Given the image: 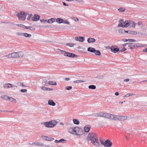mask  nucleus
Segmentation results:
<instances>
[{
	"mask_svg": "<svg viewBox=\"0 0 147 147\" xmlns=\"http://www.w3.org/2000/svg\"><path fill=\"white\" fill-rule=\"evenodd\" d=\"M122 45L123 47H125L127 45L128 49L132 50L135 49H137L139 47H143L145 45L138 43L128 42L122 44Z\"/></svg>",
	"mask_w": 147,
	"mask_h": 147,
	"instance_id": "nucleus-1",
	"label": "nucleus"
},
{
	"mask_svg": "<svg viewBox=\"0 0 147 147\" xmlns=\"http://www.w3.org/2000/svg\"><path fill=\"white\" fill-rule=\"evenodd\" d=\"M71 133L74 135H78L80 137L84 134V131L83 129L78 127H71Z\"/></svg>",
	"mask_w": 147,
	"mask_h": 147,
	"instance_id": "nucleus-2",
	"label": "nucleus"
},
{
	"mask_svg": "<svg viewBox=\"0 0 147 147\" xmlns=\"http://www.w3.org/2000/svg\"><path fill=\"white\" fill-rule=\"evenodd\" d=\"M57 122L55 120H53L49 122H43L42 124L48 128H52L54 127L57 123Z\"/></svg>",
	"mask_w": 147,
	"mask_h": 147,
	"instance_id": "nucleus-3",
	"label": "nucleus"
},
{
	"mask_svg": "<svg viewBox=\"0 0 147 147\" xmlns=\"http://www.w3.org/2000/svg\"><path fill=\"white\" fill-rule=\"evenodd\" d=\"M26 15L27 14L24 11H20V13H18L17 16L19 20H24L26 19Z\"/></svg>",
	"mask_w": 147,
	"mask_h": 147,
	"instance_id": "nucleus-4",
	"label": "nucleus"
},
{
	"mask_svg": "<svg viewBox=\"0 0 147 147\" xmlns=\"http://www.w3.org/2000/svg\"><path fill=\"white\" fill-rule=\"evenodd\" d=\"M131 21L129 20H126L125 22L122 23H119L118 25V27H122V28H127L130 24V22Z\"/></svg>",
	"mask_w": 147,
	"mask_h": 147,
	"instance_id": "nucleus-5",
	"label": "nucleus"
},
{
	"mask_svg": "<svg viewBox=\"0 0 147 147\" xmlns=\"http://www.w3.org/2000/svg\"><path fill=\"white\" fill-rule=\"evenodd\" d=\"M88 140H91L92 143L94 145L97 146H99L100 144L99 143L98 138H87Z\"/></svg>",
	"mask_w": 147,
	"mask_h": 147,
	"instance_id": "nucleus-6",
	"label": "nucleus"
},
{
	"mask_svg": "<svg viewBox=\"0 0 147 147\" xmlns=\"http://www.w3.org/2000/svg\"><path fill=\"white\" fill-rule=\"evenodd\" d=\"M51 82L53 83L52 81H49L47 82V81L46 80H43L42 82V84L43 86H48L49 85H56L57 83L56 82H54V83H51Z\"/></svg>",
	"mask_w": 147,
	"mask_h": 147,
	"instance_id": "nucleus-7",
	"label": "nucleus"
},
{
	"mask_svg": "<svg viewBox=\"0 0 147 147\" xmlns=\"http://www.w3.org/2000/svg\"><path fill=\"white\" fill-rule=\"evenodd\" d=\"M5 56L10 58H18L17 52H13L11 54H9Z\"/></svg>",
	"mask_w": 147,
	"mask_h": 147,
	"instance_id": "nucleus-8",
	"label": "nucleus"
},
{
	"mask_svg": "<svg viewBox=\"0 0 147 147\" xmlns=\"http://www.w3.org/2000/svg\"><path fill=\"white\" fill-rule=\"evenodd\" d=\"M112 145V143L109 139L106 140L104 143V146L106 147H111Z\"/></svg>",
	"mask_w": 147,
	"mask_h": 147,
	"instance_id": "nucleus-9",
	"label": "nucleus"
},
{
	"mask_svg": "<svg viewBox=\"0 0 147 147\" xmlns=\"http://www.w3.org/2000/svg\"><path fill=\"white\" fill-rule=\"evenodd\" d=\"M116 46H112L111 47H109L111 51L114 53H116L119 51V48L116 47Z\"/></svg>",
	"mask_w": 147,
	"mask_h": 147,
	"instance_id": "nucleus-10",
	"label": "nucleus"
},
{
	"mask_svg": "<svg viewBox=\"0 0 147 147\" xmlns=\"http://www.w3.org/2000/svg\"><path fill=\"white\" fill-rule=\"evenodd\" d=\"M98 136L94 132H90L89 133L87 138H98Z\"/></svg>",
	"mask_w": 147,
	"mask_h": 147,
	"instance_id": "nucleus-11",
	"label": "nucleus"
},
{
	"mask_svg": "<svg viewBox=\"0 0 147 147\" xmlns=\"http://www.w3.org/2000/svg\"><path fill=\"white\" fill-rule=\"evenodd\" d=\"M75 39L77 41L82 42L85 40L84 37L83 36L76 37L75 38Z\"/></svg>",
	"mask_w": 147,
	"mask_h": 147,
	"instance_id": "nucleus-12",
	"label": "nucleus"
},
{
	"mask_svg": "<svg viewBox=\"0 0 147 147\" xmlns=\"http://www.w3.org/2000/svg\"><path fill=\"white\" fill-rule=\"evenodd\" d=\"M66 56L69 57L74 58L75 57H77L78 56L74 53L67 52L66 54Z\"/></svg>",
	"mask_w": 147,
	"mask_h": 147,
	"instance_id": "nucleus-13",
	"label": "nucleus"
},
{
	"mask_svg": "<svg viewBox=\"0 0 147 147\" xmlns=\"http://www.w3.org/2000/svg\"><path fill=\"white\" fill-rule=\"evenodd\" d=\"M40 17V16L38 15L35 14L32 18V20L34 21H36L38 20Z\"/></svg>",
	"mask_w": 147,
	"mask_h": 147,
	"instance_id": "nucleus-14",
	"label": "nucleus"
},
{
	"mask_svg": "<svg viewBox=\"0 0 147 147\" xmlns=\"http://www.w3.org/2000/svg\"><path fill=\"white\" fill-rule=\"evenodd\" d=\"M91 127L89 125H86L84 128V132H88L89 131Z\"/></svg>",
	"mask_w": 147,
	"mask_h": 147,
	"instance_id": "nucleus-15",
	"label": "nucleus"
},
{
	"mask_svg": "<svg viewBox=\"0 0 147 147\" xmlns=\"http://www.w3.org/2000/svg\"><path fill=\"white\" fill-rule=\"evenodd\" d=\"M41 89L44 91H49L53 90V89L47 88L45 86H41L40 87Z\"/></svg>",
	"mask_w": 147,
	"mask_h": 147,
	"instance_id": "nucleus-16",
	"label": "nucleus"
},
{
	"mask_svg": "<svg viewBox=\"0 0 147 147\" xmlns=\"http://www.w3.org/2000/svg\"><path fill=\"white\" fill-rule=\"evenodd\" d=\"M33 145H34L37 146H43L44 144L41 142H34L33 143Z\"/></svg>",
	"mask_w": 147,
	"mask_h": 147,
	"instance_id": "nucleus-17",
	"label": "nucleus"
},
{
	"mask_svg": "<svg viewBox=\"0 0 147 147\" xmlns=\"http://www.w3.org/2000/svg\"><path fill=\"white\" fill-rule=\"evenodd\" d=\"M96 41V40L94 38L91 37L88 38L87 39V42L88 43H91L95 42Z\"/></svg>",
	"mask_w": 147,
	"mask_h": 147,
	"instance_id": "nucleus-18",
	"label": "nucleus"
},
{
	"mask_svg": "<svg viewBox=\"0 0 147 147\" xmlns=\"http://www.w3.org/2000/svg\"><path fill=\"white\" fill-rule=\"evenodd\" d=\"M48 104L50 105L53 106H55L56 105L55 102L52 100H49L48 101Z\"/></svg>",
	"mask_w": 147,
	"mask_h": 147,
	"instance_id": "nucleus-19",
	"label": "nucleus"
},
{
	"mask_svg": "<svg viewBox=\"0 0 147 147\" xmlns=\"http://www.w3.org/2000/svg\"><path fill=\"white\" fill-rule=\"evenodd\" d=\"M66 141L63 138H62L61 139L59 140H55V142L56 143H64Z\"/></svg>",
	"mask_w": 147,
	"mask_h": 147,
	"instance_id": "nucleus-20",
	"label": "nucleus"
},
{
	"mask_svg": "<svg viewBox=\"0 0 147 147\" xmlns=\"http://www.w3.org/2000/svg\"><path fill=\"white\" fill-rule=\"evenodd\" d=\"M56 21L59 24H61L63 23V19L62 18H58L55 19Z\"/></svg>",
	"mask_w": 147,
	"mask_h": 147,
	"instance_id": "nucleus-21",
	"label": "nucleus"
},
{
	"mask_svg": "<svg viewBox=\"0 0 147 147\" xmlns=\"http://www.w3.org/2000/svg\"><path fill=\"white\" fill-rule=\"evenodd\" d=\"M119 120L120 121H124L127 118V116H119Z\"/></svg>",
	"mask_w": 147,
	"mask_h": 147,
	"instance_id": "nucleus-22",
	"label": "nucleus"
},
{
	"mask_svg": "<svg viewBox=\"0 0 147 147\" xmlns=\"http://www.w3.org/2000/svg\"><path fill=\"white\" fill-rule=\"evenodd\" d=\"M104 113L102 112H100L98 113H96L94 115L96 117H104Z\"/></svg>",
	"mask_w": 147,
	"mask_h": 147,
	"instance_id": "nucleus-23",
	"label": "nucleus"
},
{
	"mask_svg": "<svg viewBox=\"0 0 147 147\" xmlns=\"http://www.w3.org/2000/svg\"><path fill=\"white\" fill-rule=\"evenodd\" d=\"M94 53L96 55L100 56L101 55V53L99 50L95 49Z\"/></svg>",
	"mask_w": 147,
	"mask_h": 147,
	"instance_id": "nucleus-24",
	"label": "nucleus"
},
{
	"mask_svg": "<svg viewBox=\"0 0 147 147\" xmlns=\"http://www.w3.org/2000/svg\"><path fill=\"white\" fill-rule=\"evenodd\" d=\"M55 19L54 18H51L49 19L48 20H47V22L49 24H52L53 22H55Z\"/></svg>",
	"mask_w": 147,
	"mask_h": 147,
	"instance_id": "nucleus-25",
	"label": "nucleus"
},
{
	"mask_svg": "<svg viewBox=\"0 0 147 147\" xmlns=\"http://www.w3.org/2000/svg\"><path fill=\"white\" fill-rule=\"evenodd\" d=\"M95 49V48L90 47L88 48L87 51H88L94 53Z\"/></svg>",
	"mask_w": 147,
	"mask_h": 147,
	"instance_id": "nucleus-26",
	"label": "nucleus"
},
{
	"mask_svg": "<svg viewBox=\"0 0 147 147\" xmlns=\"http://www.w3.org/2000/svg\"><path fill=\"white\" fill-rule=\"evenodd\" d=\"M8 100L10 101L13 102L15 103L16 102V99L11 97H9Z\"/></svg>",
	"mask_w": 147,
	"mask_h": 147,
	"instance_id": "nucleus-27",
	"label": "nucleus"
},
{
	"mask_svg": "<svg viewBox=\"0 0 147 147\" xmlns=\"http://www.w3.org/2000/svg\"><path fill=\"white\" fill-rule=\"evenodd\" d=\"M17 55L18 56V58L22 57L24 55V54L22 52H17Z\"/></svg>",
	"mask_w": 147,
	"mask_h": 147,
	"instance_id": "nucleus-28",
	"label": "nucleus"
},
{
	"mask_svg": "<svg viewBox=\"0 0 147 147\" xmlns=\"http://www.w3.org/2000/svg\"><path fill=\"white\" fill-rule=\"evenodd\" d=\"M74 123L76 125H78L80 123V121L76 119H73Z\"/></svg>",
	"mask_w": 147,
	"mask_h": 147,
	"instance_id": "nucleus-29",
	"label": "nucleus"
},
{
	"mask_svg": "<svg viewBox=\"0 0 147 147\" xmlns=\"http://www.w3.org/2000/svg\"><path fill=\"white\" fill-rule=\"evenodd\" d=\"M104 117L109 119L110 114L107 113H104Z\"/></svg>",
	"mask_w": 147,
	"mask_h": 147,
	"instance_id": "nucleus-30",
	"label": "nucleus"
},
{
	"mask_svg": "<svg viewBox=\"0 0 147 147\" xmlns=\"http://www.w3.org/2000/svg\"><path fill=\"white\" fill-rule=\"evenodd\" d=\"M58 50L62 54H63L65 56H66V54L67 52H66L64 50H61L60 49H58Z\"/></svg>",
	"mask_w": 147,
	"mask_h": 147,
	"instance_id": "nucleus-31",
	"label": "nucleus"
},
{
	"mask_svg": "<svg viewBox=\"0 0 147 147\" xmlns=\"http://www.w3.org/2000/svg\"><path fill=\"white\" fill-rule=\"evenodd\" d=\"M88 88L90 89L94 90L96 88V86L93 85H90L88 86Z\"/></svg>",
	"mask_w": 147,
	"mask_h": 147,
	"instance_id": "nucleus-32",
	"label": "nucleus"
},
{
	"mask_svg": "<svg viewBox=\"0 0 147 147\" xmlns=\"http://www.w3.org/2000/svg\"><path fill=\"white\" fill-rule=\"evenodd\" d=\"M1 97L3 99L5 100H8L9 98V96L6 95H4L3 96H1Z\"/></svg>",
	"mask_w": 147,
	"mask_h": 147,
	"instance_id": "nucleus-33",
	"label": "nucleus"
},
{
	"mask_svg": "<svg viewBox=\"0 0 147 147\" xmlns=\"http://www.w3.org/2000/svg\"><path fill=\"white\" fill-rule=\"evenodd\" d=\"M74 45H76V44L72 43H67L66 44V45L67 46H68L70 47H72L74 46Z\"/></svg>",
	"mask_w": 147,
	"mask_h": 147,
	"instance_id": "nucleus-34",
	"label": "nucleus"
},
{
	"mask_svg": "<svg viewBox=\"0 0 147 147\" xmlns=\"http://www.w3.org/2000/svg\"><path fill=\"white\" fill-rule=\"evenodd\" d=\"M24 36L26 37L30 38L31 36V35L26 33H24Z\"/></svg>",
	"mask_w": 147,
	"mask_h": 147,
	"instance_id": "nucleus-35",
	"label": "nucleus"
},
{
	"mask_svg": "<svg viewBox=\"0 0 147 147\" xmlns=\"http://www.w3.org/2000/svg\"><path fill=\"white\" fill-rule=\"evenodd\" d=\"M129 34H132V35H136L137 34V32L136 31H132L130 30L129 32Z\"/></svg>",
	"mask_w": 147,
	"mask_h": 147,
	"instance_id": "nucleus-36",
	"label": "nucleus"
},
{
	"mask_svg": "<svg viewBox=\"0 0 147 147\" xmlns=\"http://www.w3.org/2000/svg\"><path fill=\"white\" fill-rule=\"evenodd\" d=\"M26 29L32 30H35V28L33 27L32 26H27Z\"/></svg>",
	"mask_w": 147,
	"mask_h": 147,
	"instance_id": "nucleus-37",
	"label": "nucleus"
},
{
	"mask_svg": "<svg viewBox=\"0 0 147 147\" xmlns=\"http://www.w3.org/2000/svg\"><path fill=\"white\" fill-rule=\"evenodd\" d=\"M118 10L120 12H123L125 11V9L124 8L121 7L118 9Z\"/></svg>",
	"mask_w": 147,
	"mask_h": 147,
	"instance_id": "nucleus-38",
	"label": "nucleus"
},
{
	"mask_svg": "<svg viewBox=\"0 0 147 147\" xmlns=\"http://www.w3.org/2000/svg\"><path fill=\"white\" fill-rule=\"evenodd\" d=\"M17 84L18 85L22 86L24 87H26V86L25 85H24L23 83L18 82L17 83Z\"/></svg>",
	"mask_w": 147,
	"mask_h": 147,
	"instance_id": "nucleus-39",
	"label": "nucleus"
},
{
	"mask_svg": "<svg viewBox=\"0 0 147 147\" xmlns=\"http://www.w3.org/2000/svg\"><path fill=\"white\" fill-rule=\"evenodd\" d=\"M124 30H125L123 29H120L119 30V33L124 34L125 33Z\"/></svg>",
	"mask_w": 147,
	"mask_h": 147,
	"instance_id": "nucleus-40",
	"label": "nucleus"
},
{
	"mask_svg": "<svg viewBox=\"0 0 147 147\" xmlns=\"http://www.w3.org/2000/svg\"><path fill=\"white\" fill-rule=\"evenodd\" d=\"M84 81L82 80H77L76 81H75L73 82L74 83H78L80 82H84Z\"/></svg>",
	"mask_w": 147,
	"mask_h": 147,
	"instance_id": "nucleus-41",
	"label": "nucleus"
},
{
	"mask_svg": "<svg viewBox=\"0 0 147 147\" xmlns=\"http://www.w3.org/2000/svg\"><path fill=\"white\" fill-rule=\"evenodd\" d=\"M72 88V87L71 86H67L65 88V89L67 90H69Z\"/></svg>",
	"mask_w": 147,
	"mask_h": 147,
	"instance_id": "nucleus-42",
	"label": "nucleus"
},
{
	"mask_svg": "<svg viewBox=\"0 0 147 147\" xmlns=\"http://www.w3.org/2000/svg\"><path fill=\"white\" fill-rule=\"evenodd\" d=\"M24 33H23L18 32L16 34L18 36H24Z\"/></svg>",
	"mask_w": 147,
	"mask_h": 147,
	"instance_id": "nucleus-43",
	"label": "nucleus"
},
{
	"mask_svg": "<svg viewBox=\"0 0 147 147\" xmlns=\"http://www.w3.org/2000/svg\"><path fill=\"white\" fill-rule=\"evenodd\" d=\"M127 50V49L125 47H123L119 51L120 52H123Z\"/></svg>",
	"mask_w": 147,
	"mask_h": 147,
	"instance_id": "nucleus-44",
	"label": "nucleus"
},
{
	"mask_svg": "<svg viewBox=\"0 0 147 147\" xmlns=\"http://www.w3.org/2000/svg\"><path fill=\"white\" fill-rule=\"evenodd\" d=\"M71 19L76 22H78L79 21L78 19L76 17H73Z\"/></svg>",
	"mask_w": 147,
	"mask_h": 147,
	"instance_id": "nucleus-45",
	"label": "nucleus"
},
{
	"mask_svg": "<svg viewBox=\"0 0 147 147\" xmlns=\"http://www.w3.org/2000/svg\"><path fill=\"white\" fill-rule=\"evenodd\" d=\"M63 23L68 24H69V22L67 20H63Z\"/></svg>",
	"mask_w": 147,
	"mask_h": 147,
	"instance_id": "nucleus-46",
	"label": "nucleus"
},
{
	"mask_svg": "<svg viewBox=\"0 0 147 147\" xmlns=\"http://www.w3.org/2000/svg\"><path fill=\"white\" fill-rule=\"evenodd\" d=\"M32 16V14L30 13L29 16H28V17H27V19L28 20H30V19Z\"/></svg>",
	"mask_w": 147,
	"mask_h": 147,
	"instance_id": "nucleus-47",
	"label": "nucleus"
},
{
	"mask_svg": "<svg viewBox=\"0 0 147 147\" xmlns=\"http://www.w3.org/2000/svg\"><path fill=\"white\" fill-rule=\"evenodd\" d=\"M8 85L9 86V88L13 87V86L17 87V86H14L13 85L11 84L10 83H8Z\"/></svg>",
	"mask_w": 147,
	"mask_h": 147,
	"instance_id": "nucleus-48",
	"label": "nucleus"
},
{
	"mask_svg": "<svg viewBox=\"0 0 147 147\" xmlns=\"http://www.w3.org/2000/svg\"><path fill=\"white\" fill-rule=\"evenodd\" d=\"M54 138H45L44 140L46 141H51L53 140Z\"/></svg>",
	"mask_w": 147,
	"mask_h": 147,
	"instance_id": "nucleus-49",
	"label": "nucleus"
},
{
	"mask_svg": "<svg viewBox=\"0 0 147 147\" xmlns=\"http://www.w3.org/2000/svg\"><path fill=\"white\" fill-rule=\"evenodd\" d=\"M115 116V115H111V114H110L109 119H112L114 120Z\"/></svg>",
	"mask_w": 147,
	"mask_h": 147,
	"instance_id": "nucleus-50",
	"label": "nucleus"
},
{
	"mask_svg": "<svg viewBox=\"0 0 147 147\" xmlns=\"http://www.w3.org/2000/svg\"><path fill=\"white\" fill-rule=\"evenodd\" d=\"M3 87L5 88H9V86L8 85V83L5 84L3 85Z\"/></svg>",
	"mask_w": 147,
	"mask_h": 147,
	"instance_id": "nucleus-51",
	"label": "nucleus"
},
{
	"mask_svg": "<svg viewBox=\"0 0 147 147\" xmlns=\"http://www.w3.org/2000/svg\"><path fill=\"white\" fill-rule=\"evenodd\" d=\"M114 120H119V116H116V115H115Z\"/></svg>",
	"mask_w": 147,
	"mask_h": 147,
	"instance_id": "nucleus-52",
	"label": "nucleus"
},
{
	"mask_svg": "<svg viewBox=\"0 0 147 147\" xmlns=\"http://www.w3.org/2000/svg\"><path fill=\"white\" fill-rule=\"evenodd\" d=\"M40 21L41 22H44V23L45 22H47V20H44V19H41L40 20Z\"/></svg>",
	"mask_w": 147,
	"mask_h": 147,
	"instance_id": "nucleus-53",
	"label": "nucleus"
},
{
	"mask_svg": "<svg viewBox=\"0 0 147 147\" xmlns=\"http://www.w3.org/2000/svg\"><path fill=\"white\" fill-rule=\"evenodd\" d=\"M20 91L22 92H25L27 91V90L26 89H22L20 90Z\"/></svg>",
	"mask_w": 147,
	"mask_h": 147,
	"instance_id": "nucleus-54",
	"label": "nucleus"
},
{
	"mask_svg": "<svg viewBox=\"0 0 147 147\" xmlns=\"http://www.w3.org/2000/svg\"><path fill=\"white\" fill-rule=\"evenodd\" d=\"M122 41H123L124 42H127V41H128V39H123L122 40Z\"/></svg>",
	"mask_w": 147,
	"mask_h": 147,
	"instance_id": "nucleus-55",
	"label": "nucleus"
},
{
	"mask_svg": "<svg viewBox=\"0 0 147 147\" xmlns=\"http://www.w3.org/2000/svg\"><path fill=\"white\" fill-rule=\"evenodd\" d=\"M63 5L65 6H68L69 5L64 2H62Z\"/></svg>",
	"mask_w": 147,
	"mask_h": 147,
	"instance_id": "nucleus-56",
	"label": "nucleus"
},
{
	"mask_svg": "<svg viewBox=\"0 0 147 147\" xmlns=\"http://www.w3.org/2000/svg\"><path fill=\"white\" fill-rule=\"evenodd\" d=\"M123 19H120L118 21L119 22V23H122V22H123Z\"/></svg>",
	"mask_w": 147,
	"mask_h": 147,
	"instance_id": "nucleus-57",
	"label": "nucleus"
},
{
	"mask_svg": "<svg viewBox=\"0 0 147 147\" xmlns=\"http://www.w3.org/2000/svg\"><path fill=\"white\" fill-rule=\"evenodd\" d=\"M129 96V93H128L126 94L125 96H124L123 97H128Z\"/></svg>",
	"mask_w": 147,
	"mask_h": 147,
	"instance_id": "nucleus-58",
	"label": "nucleus"
},
{
	"mask_svg": "<svg viewBox=\"0 0 147 147\" xmlns=\"http://www.w3.org/2000/svg\"><path fill=\"white\" fill-rule=\"evenodd\" d=\"M129 79H124L123 80V81L124 82H128L129 81Z\"/></svg>",
	"mask_w": 147,
	"mask_h": 147,
	"instance_id": "nucleus-59",
	"label": "nucleus"
},
{
	"mask_svg": "<svg viewBox=\"0 0 147 147\" xmlns=\"http://www.w3.org/2000/svg\"><path fill=\"white\" fill-rule=\"evenodd\" d=\"M133 22V25L132 27L133 28H134L135 27V24L134 22Z\"/></svg>",
	"mask_w": 147,
	"mask_h": 147,
	"instance_id": "nucleus-60",
	"label": "nucleus"
},
{
	"mask_svg": "<svg viewBox=\"0 0 147 147\" xmlns=\"http://www.w3.org/2000/svg\"><path fill=\"white\" fill-rule=\"evenodd\" d=\"M27 26H25V25L22 24L21 27L24 28H26Z\"/></svg>",
	"mask_w": 147,
	"mask_h": 147,
	"instance_id": "nucleus-61",
	"label": "nucleus"
},
{
	"mask_svg": "<svg viewBox=\"0 0 147 147\" xmlns=\"http://www.w3.org/2000/svg\"><path fill=\"white\" fill-rule=\"evenodd\" d=\"M70 80V79L69 78H65V80L66 81H69Z\"/></svg>",
	"mask_w": 147,
	"mask_h": 147,
	"instance_id": "nucleus-62",
	"label": "nucleus"
},
{
	"mask_svg": "<svg viewBox=\"0 0 147 147\" xmlns=\"http://www.w3.org/2000/svg\"><path fill=\"white\" fill-rule=\"evenodd\" d=\"M78 2H81L83 1V0H75Z\"/></svg>",
	"mask_w": 147,
	"mask_h": 147,
	"instance_id": "nucleus-63",
	"label": "nucleus"
},
{
	"mask_svg": "<svg viewBox=\"0 0 147 147\" xmlns=\"http://www.w3.org/2000/svg\"><path fill=\"white\" fill-rule=\"evenodd\" d=\"M128 41L132 42V39H128Z\"/></svg>",
	"mask_w": 147,
	"mask_h": 147,
	"instance_id": "nucleus-64",
	"label": "nucleus"
}]
</instances>
